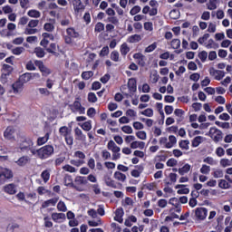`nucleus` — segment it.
<instances>
[{"mask_svg": "<svg viewBox=\"0 0 232 232\" xmlns=\"http://www.w3.org/2000/svg\"><path fill=\"white\" fill-rule=\"evenodd\" d=\"M160 146L164 147L167 150L171 149V147H168L169 141L167 137H160Z\"/></svg>", "mask_w": 232, "mask_h": 232, "instance_id": "nucleus-46", "label": "nucleus"}, {"mask_svg": "<svg viewBox=\"0 0 232 232\" xmlns=\"http://www.w3.org/2000/svg\"><path fill=\"white\" fill-rule=\"evenodd\" d=\"M208 215V210L205 208H198L195 209V217L198 220H205Z\"/></svg>", "mask_w": 232, "mask_h": 232, "instance_id": "nucleus-15", "label": "nucleus"}, {"mask_svg": "<svg viewBox=\"0 0 232 232\" xmlns=\"http://www.w3.org/2000/svg\"><path fill=\"white\" fill-rule=\"evenodd\" d=\"M140 114L145 116V117L151 118V117H153V110L151 108H148L144 111H141Z\"/></svg>", "mask_w": 232, "mask_h": 232, "instance_id": "nucleus-49", "label": "nucleus"}, {"mask_svg": "<svg viewBox=\"0 0 232 232\" xmlns=\"http://www.w3.org/2000/svg\"><path fill=\"white\" fill-rule=\"evenodd\" d=\"M74 137H76L77 140H80L82 142H85L86 140L85 134H83V131H82L79 127H76V129H74Z\"/></svg>", "mask_w": 232, "mask_h": 232, "instance_id": "nucleus-19", "label": "nucleus"}, {"mask_svg": "<svg viewBox=\"0 0 232 232\" xmlns=\"http://www.w3.org/2000/svg\"><path fill=\"white\" fill-rule=\"evenodd\" d=\"M157 48V43L154 42L152 44L149 45L147 48H145L144 53H150L154 52Z\"/></svg>", "mask_w": 232, "mask_h": 232, "instance_id": "nucleus-54", "label": "nucleus"}, {"mask_svg": "<svg viewBox=\"0 0 232 232\" xmlns=\"http://www.w3.org/2000/svg\"><path fill=\"white\" fill-rule=\"evenodd\" d=\"M210 170H211L210 167L204 164L199 169V172H201L203 175H208Z\"/></svg>", "mask_w": 232, "mask_h": 232, "instance_id": "nucleus-62", "label": "nucleus"}, {"mask_svg": "<svg viewBox=\"0 0 232 232\" xmlns=\"http://www.w3.org/2000/svg\"><path fill=\"white\" fill-rule=\"evenodd\" d=\"M57 210L61 211V212H66L68 210L66 203H64L63 201L58 202V204H57Z\"/></svg>", "mask_w": 232, "mask_h": 232, "instance_id": "nucleus-50", "label": "nucleus"}, {"mask_svg": "<svg viewBox=\"0 0 232 232\" xmlns=\"http://www.w3.org/2000/svg\"><path fill=\"white\" fill-rule=\"evenodd\" d=\"M4 191L9 195H14L17 192L16 187L13 183L7 184L5 187H4Z\"/></svg>", "mask_w": 232, "mask_h": 232, "instance_id": "nucleus-24", "label": "nucleus"}, {"mask_svg": "<svg viewBox=\"0 0 232 232\" xmlns=\"http://www.w3.org/2000/svg\"><path fill=\"white\" fill-rule=\"evenodd\" d=\"M114 179L119 182H126L127 176L124 173H121V171L114 172L113 175Z\"/></svg>", "mask_w": 232, "mask_h": 232, "instance_id": "nucleus-29", "label": "nucleus"}, {"mask_svg": "<svg viewBox=\"0 0 232 232\" xmlns=\"http://www.w3.org/2000/svg\"><path fill=\"white\" fill-rule=\"evenodd\" d=\"M169 204L172 205L173 207H175V208H179L180 206L179 203V199H178L177 198H172L169 200Z\"/></svg>", "mask_w": 232, "mask_h": 232, "instance_id": "nucleus-55", "label": "nucleus"}, {"mask_svg": "<svg viewBox=\"0 0 232 232\" xmlns=\"http://www.w3.org/2000/svg\"><path fill=\"white\" fill-rule=\"evenodd\" d=\"M206 136L210 138L212 141L218 143L222 141L223 132L217 127H210Z\"/></svg>", "mask_w": 232, "mask_h": 232, "instance_id": "nucleus-2", "label": "nucleus"}, {"mask_svg": "<svg viewBox=\"0 0 232 232\" xmlns=\"http://www.w3.org/2000/svg\"><path fill=\"white\" fill-rule=\"evenodd\" d=\"M219 165L221 168L226 169L227 167L232 166V161L228 159L224 158L219 160Z\"/></svg>", "mask_w": 232, "mask_h": 232, "instance_id": "nucleus-39", "label": "nucleus"}, {"mask_svg": "<svg viewBox=\"0 0 232 232\" xmlns=\"http://www.w3.org/2000/svg\"><path fill=\"white\" fill-rule=\"evenodd\" d=\"M130 52V47L128 46V44L126 43H123L121 47H120V53L121 54H122V56H126L128 54V53Z\"/></svg>", "mask_w": 232, "mask_h": 232, "instance_id": "nucleus-35", "label": "nucleus"}, {"mask_svg": "<svg viewBox=\"0 0 232 232\" xmlns=\"http://www.w3.org/2000/svg\"><path fill=\"white\" fill-rule=\"evenodd\" d=\"M80 126L84 131H91L92 129V121H86L84 123H80Z\"/></svg>", "mask_w": 232, "mask_h": 232, "instance_id": "nucleus-34", "label": "nucleus"}, {"mask_svg": "<svg viewBox=\"0 0 232 232\" xmlns=\"http://www.w3.org/2000/svg\"><path fill=\"white\" fill-rule=\"evenodd\" d=\"M179 149L188 150H189V140H181L179 142Z\"/></svg>", "mask_w": 232, "mask_h": 232, "instance_id": "nucleus-40", "label": "nucleus"}, {"mask_svg": "<svg viewBox=\"0 0 232 232\" xmlns=\"http://www.w3.org/2000/svg\"><path fill=\"white\" fill-rule=\"evenodd\" d=\"M205 141V138L201 136L195 137L191 140V147L198 148L202 142Z\"/></svg>", "mask_w": 232, "mask_h": 232, "instance_id": "nucleus-25", "label": "nucleus"}, {"mask_svg": "<svg viewBox=\"0 0 232 232\" xmlns=\"http://www.w3.org/2000/svg\"><path fill=\"white\" fill-rule=\"evenodd\" d=\"M66 34H68L65 36V44H72V39L80 37V34L73 28L66 29Z\"/></svg>", "mask_w": 232, "mask_h": 232, "instance_id": "nucleus-7", "label": "nucleus"}, {"mask_svg": "<svg viewBox=\"0 0 232 232\" xmlns=\"http://www.w3.org/2000/svg\"><path fill=\"white\" fill-rule=\"evenodd\" d=\"M59 132L60 135L64 138L72 136V130L69 129L67 126L61 127Z\"/></svg>", "mask_w": 232, "mask_h": 232, "instance_id": "nucleus-28", "label": "nucleus"}, {"mask_svg": "<svg viewBox=\"0 0 232 232\" xmlns=\"http://www.w3.org/2000/svg\"><path fill=\"white\" fill-rule=\"evenodd\" d=\"M12 90H14V93L15 94L22 93L23 92L22 83L20 82H16L15 83H14V85H12Z\"/></svg>", "mask_w": 232, "mask_h": 232, "instance_id": "nucleus-33", "label": "nucleus"}, {"mask_svg": "<svg viewBox=\"0 0 232 232\" xmlns=\"http://www.w3.org/2000/svg\"><path fill=\"white\" fill-rule=\"evenodd\" d=\"M52 219L53 222L61 223L66 219V215L63 213L53 212L52 213Z\"/></svg>", "mask_w": 232, "mask_h": 232, "instance_id": "nucleus-17", "label": "nucleus"}, {"mask_svg": "<svg viewBox=\"0 0 232 232\" xmlns=\"http://www.w3.org/2000/svg\"><path fill=\"white\" fill-rule=\"evenodd\" d=\"M107 149L111 151V160H118L121 158V147H118L117 144L114 142L113 140H110L107 143Z\"/></svg>", "mask_w": 232, "mask_h": 232, "instance_id": "nucleus-3", "label": "nucleus"}, {"mask_svg": "<svg viewBox=\"0 0 232 232\" xmlns=\"http://www.w3.org/2000/svg\"><path fill=\"white\" fill-rule=\"evenodd\" d=\"M175 188L178 189V195H188L189 193V188H186L185 185H177Z\"/></svg>", "mask_w": 232, "mask_h": 232, "instance_id": "nucleus-26", "label": "nucleus"}, {"mask_svg": "<svg viewBox=\"0 0 232 232\" xmlns=\"http://www.w3.org/2000/svg\"><path fill=\"white\" fill-rule=\"evenodd\" d=\"M216 126H218L219 128L223 130H228L230 128V123L229 122H222L219 121H215Z\"/></svg>", "mask_w": 232, "mask_h": 232, "instance_id": "nucleus-44", "label": "nucleus"}, {"mask_svg": "<svg viewBox=\"0 0 232 232\" xmlns=\"http://www.w3.org/2000/svg\"><path fill=\"white\" fill-rule=\"evenodd\" d=\"M62 169H63L65 172H70V173H76L77 169L75 167H72L69 164H66L65 166L62 167Z\"/></svg>", "mask_w": 232, "mask_h": 232, "instance_id": "nucleus-47", "label": "nucleus"}, {"mask_svg": "<svg viewBox=\"0 0 232 232\" xmlns=\"http://www.w3.org/2000/svg\"><path fill=\"white\" fill-rule=\"evenodd\" d=\"M208 73H210V76L214 77L216 81H222V79L226 76L225 72L217 70L213 67L208 68Z\"/></svg>", "mask_w": 232, "mask_h": 232, "instance_id": "nucleus-11", "label": "nucleus"}, {"mask_svg": "<svg viewBox=\"0 0 232 232\" xmlns=\"http://www.w3.org/2000/svg\"><path fill=\"white\" fill-rule=\"evenodd\" d=\"M13 72V67L11 65L4 64L2 69V74L0 77V81L3 84L8 82V79L10 74Z\"/></svg>", "mask_w": 232, "mask_h": 232, "instance_id": "nucleus-6", "label": "nucleus"}, {"mask_svg": "<svg viewBox=\"0 0 232 232\" xmlns=\"http://www.w3.org/2000/svg\"><path fill=\"white\" fill-rule=\"evenodd\" d=\"M219 4V0H208L207 3V8L210 11H214L218 8V5Z\"/></svg>", "mask_w": 232, "mask_h": 232, "instance_id": "nucleus-30", "label": "nucleus"}, {"mask_svg": "<svg viewBox=\"0 0 232 232\" xmlns=\"http://www.w3.org/2000/svg\"><path fill=\"white\" fill-rule=\"evenodd\" d=\"M39 24L38 19H31L30 22H28V24L26 27L28 28H36Z\"/></svg>", "mask_w": 232, "mask_h": 232, "instance_id": "nucleus-61", "label": "nucleus"}, {"mask_svg": "<svg viewBox=\"0 0 232 232\" xmlns=\"http://www.w3.org/2000/svg\"><path fill=\"white\" fill-rule=\"evenodd\" d=\"M33 155L38 154V158L45 160L50 158L54 153V148L51 145L41 147L38 150H31Z\"/></svg>", "mask_w": 232, "mask_h": 232, "instance_id": "nucleus-1", "label": "nucleus"}, {"mask_svg": "<svg viewBox=\"0 0 232 232\" xmlns=\"http://www.w3.org/2000/svg\"><path fill=\"white\" fill-rule=\"evenodd\" d=\"M134 60L136 61L137 64L141 67L146 66L147 57L140 53H136L134 55Z\"/></svg>", "mask_w": 232, "mask_h": 232, "instance_id": "nucleus-16", "label": "nucleus"}, {"mask_svg": "<svg viewBox=\"0 0 232 232\" xmlns=\"http://www.w3.org/2000/svg\"><path fill=\"white\" fill-rule=\"evenodd\" d=\"M180 44L181 42L179 39H173L172 42H170V46H172L174 50L180 48Z\"/></svg>", "mask_w": 232, "mask_h": 232, "instance_id": "nucleus-57", "label": "nucleus"}, {"mask_svg": "<svg viewBox=\"0 0 232 232\" xmlns=\"http://www.w3.org/2000/svg\"><path fill=\"white\" fill-rule=\"evenodd\" d=\"M141 8L140 5H134V7H132L130 9V11L129 12V14H130L131 16L137 15L140 14Z\"/></svg>", "mask_w": 232, "mask_h": 232, "instance_id": "nucleus-52", "label": "nucleus"}, {"mask_svg": "<svg viewBox=\"0 0 232 232\" xmlns=\"http://www.w3.org/2000/svg\"><path fill=\"white\" fill-rule=\"evenodd\" d=\"M51 173L49 169H44L43 173H41V179H43L44 183H47L50 180Z\"/></svg>", "mask_w": 232, "mask_h": 232, "instance_id": "nucleus-42", "label": "nucleus"}, {"mask_svg": "<svg viewBox=\"0 0 232 232\" xmlns=\"http://www.w3.org/2000/svg\"><path fill=\"white\" fill-rule=\"evenodd\" d=\"M24 52H25L24 47H21V46L20 47H16L14 49H12V53L15 54V55H20V54H22Z\"/></svg>", "mask_w": 232, "mask_h": 232, "instance_id": "nucleus-63", "label": "nucleus"}, {"mask_svg": "<svg viewBox=\"0 0 232 232\" xmlns=\"http://www.w3.org/2000/svg\"><path fill=\"white\" fill-rule=\"evenodd\" d=\"M27 15L30 18H40L42 16V13H40L37 9H30L27 12Z\"/></svg>", "mask_w": 232, "mask_h": 232, "instance_id": "nucleus-31", "label": "nucleus"}, {"mask_svg": "<svg viewBox=\"0 0 232 232\" xmlns=\"http://www.w3.org/2000/svg\"><path fill=\"white\" fill-rule=\"evenodd\" d=\"M71 5H72L74 14L79 15L81 12H83L85 6L81 0H69Z\"/></svg>", "mask_w": 232, "mask_h": 232, "instance_id": "nucleus-8", "label": "nucleus"}, {"mask_svg": "<svg viewBox=\"0 0 232 232\" xmlns=\"http://www.w3.org/2000/svg\"><path fill=\"white\" fill-rule=\"evenodd\" d=\"M69 108L71 110V112H72V113H78L80 115L85 114V107L82 106L79 98H77L76 101H74L72 104H70Z\"/></svg>", "mask_w": 232, "mask_h": 232, "instance_id": "nucleus-4", "label": "nucleus"}, {"mask_svg": "<svg viewBox=\"0 0 232 232\" xmlns=\"http://www.w3.org/2000/svg\"><path fill=\"white\" fill-rule=\"evenodd\" d=\"M128 88L131 93H134L137 90L136 82L134 79H130L128 82Z\"/></svg>", "mask_w": 232, "mask_h": 232, "instance_id": "nucleus-37", "label": "nucleus"}, {"mask_svg": "<svg viewBox=\"0 0 232 232\" xmlns=\"http://www.w3.org/2000/svg\"><path fill=\"white\" fill-rule=\"evenodd\" d=\"M35 66L39 68L41 73H43L44 77H47L52 73V71L50 68H47L45 65H44V63L42 61H35Z\"/></svg>", "mask_w": 232, "mask_h": 232, "instance_id": "nucleus-12", "label": "nucleus"}, {"mask_svg": "<svg viewBox=\"0 0 232 232\" xmlns=\"http://www.w3.org/2000/svg\"><path fill=\"white\" fill-rule=\"evenodd\" d=\"M146 148V142L141 140H134L130 143L131 150H144Z\"/></svg>", "mask_w": 232, "mask_h": 232, "instance_id": "nucleus-18", "label": "nucleus"}, {"mask_svg": "<svg viewBox=\"0 0 232 232\" xmlns=\"http://www.w3.org/2000/svg\"><path fill=\"white\" fill-rule=\"evenodd\" d=\"M103 181H105L106 186L111 188H117V184L115 183V181L111 179L110 175H105L103 177Z\"/></svg>", "mask_w": 232, "mask_h": 232, "instance_id": "nucleus-22", "label": "nucleus"}, {"mask_svg": "<svg viewBox=\"0 0 232 232\" xmlns=\"http://www.w3.org/2000/svg\"><path fill=\"white\" fill-rule=\"evenodd\" d=\"M54 24H55V19H51V22H47L44 24V30L49 33L54 32V29H55Z\"/></svg>", "mask_w": 232, "mask_h": 232, "instance_id": "nucleus-21", "label": "nucleus"}, {"mask_svg": "<svg viewBox=\"0 0 232 232\" xmlns=\"http://www.w3.org/2000/svg\"><path fill=\"white\" fill-rule=\"evenodd\" d=\"M30 160H31L30 157L24 156V157H20L14 162H15L16 166L23 168V167H25L30 162Z\"/></svg>", "mask_w": 232, "mask_h": 232, "instance_id": "nucleus-20", "label": "nucleus"}, {"mask_svg": "<svg viewBox=\"0 0 232 232\" xmlns=\"http://www.w3.org/2000/svg\"><path fill=\"white\" fill-rule=\"evenodd\" d=\"M34 53H35L36 56H38L39 58H43L44 56V49H42L40 47L35 48Z\"/></svg>", "mask_w": 232, "mask_h": 232, "instance_id": "nucleus-64", "label": "nucleus"}, {"mask_svg": "<svg viewBox=\"0 0 232 232\" xmlns=\"http://www.w3.org/2000/svg\"><path fill=\"white\" fill-rule=\"evenodd\" d=\"M43 40L40 42V45L44 48H46L50 44V41H54V35L49 33H43Z\"/></svg>", "mask_w": 232, "mask_h": 232, "instance_id": "nucleus-13", "label": "nucleus"}, {"mask_svg": "<svg viewBox=\"0 0 232 232\" xmlns=\"http://www.w3.org/2000/svg\"><path fill=\"white\" fill-rule=\"evenodd\" d=\"M216 156L218 158H222L226 155V150L223 149V147H217L215 150Z\"/></svg>", "mask_w": 232, "mask_h": 232, "instance_id": "nucleus-48", "label": "nucleus"}, {"mask_svg": "<svg viewBox=\"0 0 232 232\" xmlns=\"http://www.w3.org/2000/svg\"><path fill=\"white\" fill-rule=\"evenodd\" d=\"M58 201H59L58 198H53L52 199L45 200L43 203L42 208H47L49 207H54L56 205V203H58Z\"/></svg>", "mask_w": 232, "mask_h": 232, "instance_id": "nucleus-23", "label": "nucleus"}, {"mask_svg": "<svg viewBox=\"0 0 232 232\" xmlns=\"http://www.w3.org/2000/svg\"><path fill=\"white\" fill-rule=\"evenodd\" d=\"M136 137L139 140H147V132L145 130H139L136 132Z\"/></svg>", "mask_w": 232, "mask_h": 232, "instance_id": "nucleus-51", "label": "nucleus"}, {"mask_svg": "<svg viewBox=\"0 0 232 232\" xmlns=\"http://www.w3.org/2000/svg\"><path fill=\"white\" fill-rule=\"evenodd\" d=\"M203 162L207 163L209 166H217L218 165V160H215L213 157L204 158Z\"/></svg>", "mask_w": 232, "mask_h": 232, "instance_id": "nucleus-38", "label": "nucleus"}, {"mask_svg": "<svg viewBox=\"0 0 232 232\" xmlns=\"http://www.w3.org/2000/svg\"><path fill=\"white\" fill-rule=\"evenodd\" d=\"M88 183V180L85 179V177L82 176H77L74 179V185L73 188H76L77 191H84V188L83 187H80V186H85Z\"/></svg>", "mask_w": 232, "mask_h": 232, "instance_id": "nucleus-9", "label": "nucleus"}, {"mask_svg": "<svg viewBox=\"0 0 232 232\" xmlns=\"http://www.w3.org/2000/svg\"><path fill=\"white\" fill-rule=\"evenodd\" d=\"M48 140H50V133L45 134L44 137H39L37 140L38 146H43Z\"/></svg>", "mask_w": 232, "mask_h": 232, "instance_id": "nucleus-43", "label": "nucleus"}, {"mask_svg": "<svg viewBox=\"0 0 232 232\" xmlns=\"http://www.w3.org/2000/svg\"><path fill=\"white\" fill-rule=\"evenodd\" d=\"M160 80V74L157 72V71L151 72V74H150V81L152 84H156Z\"/></svg>", "mask_w": 232, "mask_h": 232, "instance_id": "nucleus-36", "label": "nucleus"}, {"mask_svg": "<svg viewBox=\"0 0 232 232\" xmlns=\"http://www.w3.org/2000/svg\"><path fill=\"white\" fill-rule=\"evenodd\" d=\"M120 57H121V54L119 53L118 51H112L111 53V61L118 63L120 61Z\"/></svg>", "mask_w": 232, "mask_h": 232, "instance_id": "nucleus-45", "label": "nucleus"}, {"mask_svg": "<svg viewBox=\"0 0 232 232\" xmlns=\"http://www.w3.org/2000/svg\"><path fill=\"white\" fill-rule=\"evenodd\" d=\"M122 217H123V210H122V208L116 209L114 220L118 221L120 224H121L123 222Z\"/></svg>", "mask_w": 232, "mask_h": 232, "instance_id": "nucleus-32", "label": "nucleus"}, {"mask_svg": "<svg viewBox=\"0 0 232 232\" xmlns=\"http://www.w3.org/2000/svg\"><path fill=\"white\" fill-rule=\"evenodd\" d=\"M13 171L12 169H6V168H1L0 169V183H5V179H13Z\"/></svg>", "mask_w": 232, "mask_h": 232, "instance_id": "nucleus-10", "label": "nucleus"}, {"mask_svg": "<svg viewBox=\"0 0 232 232\" xmlns=\"http://www.w3.org/2000/svg\"><path fill=\"white\" fill-rule=\"evenodd\" d=\"M190 169H192V166H190L188 163H186L185 165H183V167L179 168L178 172L179 175L183 176L188 174Z\"/></svg>", "mask_w": 232, "mask_h": 232, "instance_id": "nucleus-27", "label": "nucleus"}, {"mask_svg": "<svg viewBox=\"0 0 232 232\" xmlns=\"http://www.w3.org/2000/svg\"><path fill=\"white\" fill-rule=\"evenodd\" d=\"M38 30L34 29V27H26L24 28V34H37Z\"/></svg>", "mask_w": 232, "mask_h": 232, "instance_id": "nucleus-58", "label": "nucleus"}, {"mask_svg": "<svg viewBox=\"0 0 232 232\" xmlns=\"http://www.w3.org/2000/svg\"><path fill=\"white\" fill-rule=\"evenodd\" d=\"M16 137V130L14 127H7L5 131H4V138L5 140H13Z\"/></svg>", "mask_w": 232, "mask_h": 232, "instance_id": "nucleus-14", "label": "nucleus"}, {"mask_svg": "<svg viewBox=\"0 0 232 232\" xmlns=\"http://www.w3.org/2000/svg\"><path fill=\"white\" fill-rule=\"evenodd\" d=\"M178 165V160L174 158L167 160L166 166L169 168L176 167Z\"/></svg>", "mask_w": 232, "mask_h": 232, "instance_id": "nucleus-56", "label": "nucleus"}, {"mask_svg": "<svg viewBox=\"0 0 232 232\" xmlns=\"http://www.w3.org/2000/svg\"><path fill=\"white\" fill-rule=\"evenodd\" d=\"M19 149L23 151L31 150L34 147V141L30 138L22 137L18 140Z\"/></svg>", "mask_w": 232, "mask_h": 232, "instance_id": "nucleus-5", "label": "nucleus"}, {"mask_svg": "<svg viewBox=\"0 0 232 232\" xmlns=\"http://www.w3.org/2000/svg\"><path fill=\"white\" fill-rule=\"evenodd\" d=\"M218 187L223 188V189H228L230 188V184L227 183L226 179H220L218 183Z\"/></svg>", "mask_w": 232, "mask_h": 232, "instance_id": "nucleus-53", "label": "nucleus"}, {"mask_svg": "<svg viewBox=\"0 0 232 232\" xmlns=\"http://www.w3.org/2000/svg\"><path fill=\"white\" fill-rule=\"evenodd\" d=\"M179 16H180L179 11L177 10V9H174V10H172V11L169 12V18H172V19H174V20H177V19L179 18Z\"/></svg>", "mask_w": 232, "mask_h": 232, "instance_id": "nucleus-60", "label": "nucleus"}, {"mask_svg": "<svg viewBox=\"0 0 232 232\" xmlns=\"http://www.w3.org/2000/svg\"><path fill=\"white\" fill-rule=\"evenodd\" d=\"M142 38L139 34L130 35L128 38L129 44H136L139 43Z\"/></svg>", "mask_w": 232, "mask_h": 232, "instance_id": "nucleus-41", "label": "nucleus"}, {"mask_svg": "<svg viewBox=\"0 0 232 232\" xmlns=\"http://www.w3.org/2000/svg\"><path fill=\"white\" fill-rule=\"evenodd\" d=\"M168 141H169V143L167 144V147H171V148H173V146H175L176 143H177V139H176L175 136L170 135V136L169 137Z\"/></svg>", "mask_w": 232, "mask_h": 232, "instance_id": "nucleus-59", "label": "nucleus"}]
</instances>
